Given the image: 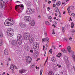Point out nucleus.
I'll use <instances>...</instances> for the list:
<instances>
[{
  "label": "nucleus",
  "instance_id": "f257e3e1",
  "mask_svg": "<svg viewBox=\"0 0 75 75\" xmlns=\"http://www.w3.org/2000/svg\"><path fill=\"white\" fill-rule=\"evenodd\" d=\"M24 19L25 21H30V25L31 26H34L35 24V22L34 20H31L30 17L27 16H25L24 17Z\"/></svg>",
  "mask_w": 75,
  "mask_h": 75
},
{
  "label": "nucleus",
  "instance_id": "f03ea898",
  "mask_svg": "<svg viewBox=\"0 0 75 75\" xmlns=\"http://www.w3.org/2000/svg\"><path fill=\"white\" fill-rule=\"evenodd\" d=\"M11 21V19L8 18L4 22V24L6 26H10L9 24H11L12 25H13L14 24V21L12 20Z\"/></svg>",
  "mask_w": 75,
  "mask_h": 75
},
{
  "label": "nucleus",
  "instance_id": "7ed1b4c3",
  "mask_svg": "<svg viewBox=\"0 0 75 75\" xmlns=\"http://www.w3.org/2000/svg\"><path fill=\"white\" fill-rule=\"evenodd\" d=\"M24 6L23 4L18 5L16 6L15 9L16 10L18 11L19 12L21 13L23 11V10L24 8Z\"/></svg>",
  "mask_w": 75,
  "mask_h": 75
},
{
  "label": "nucleus",
  "instance_id": "20e7f679",
  "mask_svg": "<svg viewBox=\"0 0 75 75\" xmlns=\"http://www.w3.org/2000/svg\"><path fill=\"white\" fill-rule=\"evenodd\" d=\"M7 34L9 37H13L14 35V32L11 29H8L7 31Z\"/></svg>",
  "mask_w": 75,
  "mask_h": 75
},
{
  "label": "nucleus",
  "instance_id": "39448f33",
  "mask_svg": "<svg viewBox=\"0 0 75 75\" xmlns=\"http://www.w3.org/2000/svg\"><path fill=\"white\" fill-rule=\"evenodd\" d=\"M17 39L18 44L21 45L22 43V41H23V37H22V36L21 34H18Z\"/></svg>",
  "mask_w": 75,
  "mask_h": 75
},
{
  "label": "nucleus",
  "instance_id": "423d86ee",
  "mask_svg": "<svg viewBox=\"0 0 75 75\" xmlns=\"http://www.w3.org/2000/svg\"><path fill=\"white\" fill-rule=\"evenodd\" d=\"M5 3L3 0H0V9H5L6 6Z\"/></svg>",
  "mask_w": 75,
  "mask_h": 75
},
{
  "label": "nucleus",
  "instance_id": "0eeeda50",
  "mask_svg": "<svg viewBox=\"0 0 75 75\" xmlns=\"http://www.w3.org/2000/svg\"><path fill=\"white\" fill-rule=\"evenodd\" d=\"M30 34L29 33H24L23 35V37L24 39L26 40H28L30 39Z\"/></svg>",
  "mask_w": 75,
  "mask_h": 75
},
{
  "label": "nucleus",
  "instance_id": "6e6552de",
  "mask_svg": "<svg viewBox=\"0 0 75 75\" xmlns=\"http://www.w3.org/2000/svg\"><path fill=\"white\" fill-rule=\"evenodd\" d=\"M26 61L27 63L29 64L31 63L33 61V60L31 57L28 56L26 58Z\"/></svg>",
  "mask_w": 75,
  "mask_h": 75
},
{
  "label": "nucleus",
  "instance_id": "1a4fd4ad",
  "mask_svg": "<svg viewBox=\"0 0 75 75\" xmlns=\"http://www.w3.org/2000/svg\"><path fill=\"white\" fill-rule=\"evenodd\" d=\"M11 44L13 47H16L18 44L17 41L16 40H12L11 42Z\"/></svg>",
  "mask_w": 75,
  "mask_h": 75
},
{
  "label": "nucleus",
  "instance_id": "9d476101",
  "mask_svg": "<svg viewBox=\"0 0 75 75\" xmlns=\"http://www.w3.org/2000/svg\"><path fill=\"white\" fill-rule=\"evenodd\" d=\"M33 48L35 49V50H38L39 49V46H38V45L37 44H35L33 46Z\"/></svg>",
  "mask_w": 75,
  "mask_h": 75
},
{
  "label": "nucleus",
  "instance_id": "9b49d317",
  "mask_svg": "<svg viewBox=\"0 0 75 75\" xmlns=\"http://www.w3.org/2000/svg\"><path fill=\"white\" fill-rule=\"evenodd\" d=\"M24 48L25 49L26 51H27V52H28L30 50L29 47L27 44L25 45Z\"/></svg>",
  "mask_w": 75,
  "mask_h": 75
},
{
  "label": "nucleus",
  "instance_id": "f8f14e48",
  "mask_svg": "<svg viewBox=\"0 0 75 75\" xmlns=\"http://www.w3.org/2000/svg\"><path fill=\"white\" fill-rule=\"evenodd\" d=\"M48 40H49L48 38H46L42 39V42H45V41H46V42H49Z\"/></svg>",
  "mask_w": 75,
  "mask_h": 75
},
{
  "label": "nucleus",
  "instance_id": "ddd939ff",
  "mask_svg": "<svg viewBox=\"0 0 75 75\" xmlns=\"http://www.w3.org/2000/svg\"><path fill=\"white\" fill-rule=\"evenodd\" d=\"M19 25H20L22 28H25V27H26V25L24 24H23L22 22H21L19 23Z\"/></svg>",
  "mask_w": 75,
  "mask_h": 75
},
{
  "label": "nucleus",
  "instance_id": "4468645a",
  "mask_svg": "<svg viewBox=\"0 0 75 75\" xmlns=\"http://www.w3.org/2000/svg\"><path fill=\"white\" fill-rule=\"evenodd\" d=\"M33 41H34V38L33 37L30 38L29 41V42H30V43H33Z\"/></svg>",
  "mask_w": 75,
  "mask_h": 75
},
{
  "label": "nucleus",
  "instance_id": "2eb2a0df",
  "mask_svg": "<svg viewBox=\"0 0 75 75\" xmlns=\"http://www.w3.org/2000/svg\"><path fill=\"white\" fill-rule=\"evenodd\" d=\"M4 53L5 55H7L8 54V51L7 49H6L4 50Z\"/></svg>",
  "mask_w": 75,
  "mask_h": 75
},
{
  "label": "nucleus",
  "instance_id": "dca6fc26",
  "mask_svg": "<svg viewBox=\"0 0 75 75\" xmlns=\"http://www.w3.org/2000/svg\"><path fill=\"white\" fill-rule=\"evenodd\" d=\"M25 72V70L24 69H22L21 70H19V72L21 74H22L23 72Z\"/></svg>",
  "mask_w": 75,
  "mask_h": 75
},
{
  "label": "nucleus",
  "instance_id": "f3484780",
  "mask_svg": "<svg viewBox=\"0 0 75 75\" xmlns=\"http://www.w3.org/2000/svg\"><path fill=\"white\" fill-rule=\"evenodd\" d=\"M48 19L50 21V22H51V23H52V17L51 16H49L48 17Z\"/></svg>",
  "mask_w": 75,
  "mask_h": 75
},
{
  "label": "nucleus",
  "instance_id": "a211bd4d",
  "mask_svg": "<svg viewBox=\"0 0 75 75\" xmlns=\"http://www.w3.org/2000/svg\"><path fill=\"white\" fill-rule=\"evenodd\" d=\"M51 61H52V62H55V61H56V59H55V57H52L51 59Z\"/></svg>",
  "mask_w": 75,
  "mask_h": 75
},
{
  "label": "nucleus",
  "instance_id": "6ab92c4d",
  "mask_svg": "<svg viewBox=\"0 0 75 75\" xmlns=\"http://www.w3.org/2000/svg\"><path fill=\"white\" fill-rule=\"evenodd\" d=\"M62 56V54L61 53H59L58 54L56 55V57H58V58H60L61 57V56Z\"/></svg>",
  "mask_w": 75,
  "mask_h": 75
},
{
  "label": "nucleus",
  "instance_id": "aec40b11",
  "mask_svg": "<svg viewBox=\"0 0 75 75\" xmlns=\"http://www.w3.org/2000/svg\"><path fill=\"white\" fill-rule=\"evenodd\" d=\"M71 28H73L74 27V25H75V24L74 23H73V22H72L71 23Z\"/></svg>",
  "mask_w": 75,
  "mask_h": 75
},
{
  "label": "nucleus",
  "instance_id": "412c9836",
  "mask_svg": "<svg viewBox=\"0 0 75 75\" xmlns=\"http://www.w3.org/2000/svg\"><path fill=\"white\" fill-rule=\"evenodd\" d=\"M64 60L65 61H68V57H67L66 56H65L64 57Z\"/></svg>",
  "mask_w": 75,
  "mask_h": 75
},
{
  "label": "nucleus",
  "instance_id": "4be33fe9",
  "mask_svg": "<svg viewBox=\"0 0 75 75\" xmlns=\"http://www.w3.org/2000/svg\"><path fill=\"white\" fill-rule=\"evenodd\" d=\"M10 68L11 69H12L13 70L14 69V66L13 65V64H11L10 67Z\"/></svg>",
  "mask_w": 75,
  "mask_h": 75
},
{
  "label": "nucleus",
  "instance_id": "5701e85b",
  "mask_svg": "<svg viewBox=\"0 0 75 75\" xmlns=\"http://www.w3.org/2000/svg\"><path fill=\"white\" fill-rule=\"evenodd\" d=\"M3 33H2V31H0V38H2L3 37Z\"/></svg>",
  "mask_w": 75,
  "mask_h": 75
},
{
  "label": "nucleus",
  "instance_id": "b1692460",
  "mask_svg": "<svg viewBox=\"0 0 75 75\" xmlns=\"http://www.w3.org/2000/svg\"><path fill=\"white\" fill-rule=\"evenodd\" d=\"M54 10L57 13H58V12H59V9H58V7H56L55 9Z\"/></svg>",
  "mask_w": 75,
  "mask_h": 75
},
{
  "label": "nucleus",
  "instance_id": "393cba45",
  "mask_svg": "<svg viewBox=\"0 0 75 75\" xmlns=\"http://www.w3.org/2000/svg\"><path fill=\"white\" fill-rule=\"evenodd\" d=\"M61 4V2L59 1H58L56 3V5L57 6H59Z\"/></svg>",
  "mask_w": 75,
  "mask_h": 75
},
{
  "label": "nucleus",
  "instance_id": "a878e982",
  "mask_svg": "<svg viewBox=\"0 0 75 75\" xmlns=\"http://www.w3.org/2000/svg\"><path fill=\"white\" fill-rule=\"evenodd\" d=\"M32 9H31V8H28L27 9V12H31Z\"/></svg>",
  "mask_w": 75,
  "mask_h": 75
},
{
  "label": "nucleus",
  "instance_id": "bb28decb",
  "mask_svg": "<svg viewBox=\"0 0 75 75\" xmlns=\"http://www.w3.org/2000/svg\"><path fill=\"white\" fill-rule=\"evenodd\" d=\"M48 74L49 75H54V73H53V72L51 71L49 72Z\"/></svg>",
  "mask_w": 75,
  "mask_h": 75
},
{
  "label": "nucleus",
  "instance_id": "cd10ccee",
  "mask_svg": "<svg viewBox=\"0 0 75 75\" xmlns=\"http://www.w3.org/2000/svg\"><path fill=\"white\" fill-rule=\"evenodd\" d=\"M71 34L73 35H74V33L75 32V30L74 29H72L71 30Z\"/></svg>",
  "mask_w": 75,
  "mask_h": 75
},
{
  "label": "nucleus",
  "instance_id": "c85d7f7f",
  "mask_svg": "<svg viewBox=\"0 0 75 75\" xmlns=\"http://www.w3.org/2000/svg\"><path fill=\"white\" fill-rule=\"evenodd\" d=\"M33 51H35V50L34 48L32 49L30 51V52H31V53H33Z\"/></svg>",
  "mask_w": 75,
  "mask_h": 75
},
{
  "label": "nucleus",
  "instance_id": "c756f323",
  "mask_svg": "<svg viewBox=\"0 0 75 75\" xmlns=\"http://www.w3.org/2000/svg\"><path fill=\"white\" fill-rule=\"evenodd\" d=\"M61 51L62 52H67V51L65 50V49H63V50H62Z\"/></svg>",
  "mask_w": 75,
  "mask_h": 75
},
{
  "label": "nucleus",
  "instance_id": "7c9ffc66",
  "mask_svg": "<svg viewBox=\"0 0 75 75\" xmlns=\"http://www.w3.org/2000/svg\"><path fill=\"white\" fill-rule=\"evenodd\" d=\"M71 50V47L69 46L67 47V51L68 52H69V51Z\"/></svg>",
  "mask_w": 75,
  "mask_h": 75
},
{
  "label": "nucleus",
  "instance_id": "2f4dec72",
  "mask_svg": "<svg viewBox=\"0 0 75 75\" xmlns=\"http://www.w3.org/2000/svg\"><path fill=\"white\" fill-rule=\"evenodd\" d=\"M53 69L54 71H57V67H54L53 68Z\"/></svg>",
  "mask_w": 75,
  "mask_h": 75
},
{
  "label": "nucleus",
  "instance_id": "473e14b6",
  "mask_svg": "<svg viewBox=\"0 0 75 75\" xmlns=\"http://www.w3.org/2000/svg\"><path fill=\"white\" fill-rule=\"evenodd\" d=\"M45 23L46 25H50V23H49V22H48L47 21H46L45 22Z\"/></svg>",
  "mask_w": 75,
  "mask_h": 75
},
{
  "label": "nucleus",
  "instance_id": "72a5a7b5",
  "mask_svg": "<svg viewBox=\"0 0 75 75\" xmlns=\"http://www.w3.org/2000/svg\"><path fill=\"white\" fill-rule=\"evenodd\" d=\"M72 58L73 59V60H74V61H75V55H74V54H72Z\"/></svg>",
  "mask_w": 75,
  "mask_h": 75
},
{
  "label": "nucleus",
  "instance_id": "f704fd0d",
  "mask_svg": "<svg viewBox=\"0 0 75 75\" xmlns=\"http://www.w3.org/2000/svg\"><path fill=\"white\" fill-rule=\"evenodd\" d=\"M31 3L30 2H29L27 3V5L28 6H30L31 5Z\"/></svg>",
  "mask_w": 75,
  "mask_h": 75
},
{
  "label": "nucleus",
  "instance_id": "c9c22d12",
  "mask_svg": "<svg viewBox=\"0 0 75 75\" xmlns=\"http://www.w3.org/2000/svg\"><path fill=\"white\" fill-rule=\"evenodd\" d=\"M66 65H67V68H69V63L68 62L67 63Z\"/></svg>",
  "mask_w": 75,
  "mask_h": 75
},
{
  "label": "nucleus",
  "instance_id": "e433bc0d",
  "mask_svg": "<svg viewBox=\"0 0 75 75\" xmlns=\"http://www.w3.org/2000/svg\"><path fill=\"white\" fill-rule=\"evenodd\" d=\"M69 52H70V53H71V54H74V52L73 51L71 50L69 51Z\"/></svg>",
  "mask_w": 75,
  "mask_h": 75
},
{
  "label": "nucleus",
  "instance_id": "4c0bfd02",
  "mask_svg": "<svg viewBox=\"0 0 75 75\" xmlns=\"http://www.w3.org/2000/svg\"><path fill=\"white\" fill-rule=\"evenodd\" d=\"M30 66H31V68H34V67H35V66L34 65V64H31L30 65Z\"/></svg>",
  "mask_w": 75,
  "mask_h": 75
},
{
  "label": "nucleus",
  "instance_id": "58836bf2",
  "mask_svg": "<svg viewBox=\"0 0 75 75\" xmlns=\"http://www.w3.org/2000/svg\"><path fill=\"white\" fill-rule=\"evenodd\" d=\"M32 13H35V10H33V9H31V12Z\"/></svg>",
  "mask_w": 75,
  "mask_h": 75
},
{
  "label": "nucleus",
  "instance_id": "ea45409f",
  "mask_svg": "<svg viewBox=\"0 0 75 75\" xmlns=\"http://www.w3.org/2000/svg\"><path fill=\"white\" fill-rule=\"evenodd\" d=\"M48 57H47V59L46 60V61H45V64H44V65H45V64H46V63H47V61H48Z\"/></svg>",
  "mask_w": 75,
  "mask_h": 75
},
{
  "label": "nucleus",
  "instance_id": "a19ab883",
  "mask_svg": "<svg viewBox=\"0 0 75 75\" xmlns=\"http://www.w3.org/2000/svg\"><path fill=\"white\" fill-rule=\"evenodd\" d=\"M70 16H72L73 17L74 16H75V13H71Z\"/></svg>",
  "mask_w": 75,
  "mask_h": 75
},
{
  "label": "nucleus",
  "instance_id": "79ce46f5",
  "mask_svg": "<svg viewBox=\"0 0 75 75\" xmlns=\"http://www.w3.org/2000/svg\"><path fill=\"white\" fill-rule=\"evenodd\" d=\"M49 52H50L51 54L52 53V49H50V50H49Z\"/></svg>",
  "mask_w": 75,
  "mask_h": 75
},
{
  "label": "nucleus",
  "instance_id": "37998d69",
  "mask_svg": "<svg viewBox=\"0 0 75 75\" xmlns=\"http://www.w3.org/2000/svg\"><path fill=\"white\" fill-rule=\"evenodd\" d=\"M52 34H55L54 29L52 30Z\"/></svg>",
  "mask_w": 75,
  "mask_h": 75
},
{
  "label": "nucleus",
  "instance_id": "c03bdc74",
  "mask_svg": "<svg viewBox=\"0 0 75 75\" xmlns=\"http://www.w3.org/2000/svg\"><path fill=\"white\" fill-rule=\"evenodd\" d=\"M42 70L41 69V70H40V75H42Z\"/></svg>",
  "mask_w": 75,
  "mask_h": 75
},
{
  "label": "nucleus",
  "instance_id": "a18cd8bd",
  "mask_svg": "<svg viewBox=\"0 0 75 75\" xmlns=\"http://www.w3.org/2000/svg\"><path fill=\"white\" fill-rule=\"evenodd\" d=\"M62 32H63V33H64V32H65V30H64V27H62Z\"/></svg>",
  "mask_w": 75,
  "mask_h": 75
},
{
  "label": "nucleus",
  "instance_id": "49530a36",
  "mask_svg": "<svg viewBox=\"0 0 75 75\" xmlns=\"http://www.w3.org/2000/svg\"><path fill=\"white\" fill-rule=\"evenodd\" d=\"M37 56V54H36V53H35V54H34V57H35V58H36Z\"/></svg>",
  "mask_w": 75,
  "mask_h": 75
},
{
  "label": "nucleus",
  "instance_id": "de8ad7c7",
  "mask_svg": "<svg viewBox=\"0 0 75 75\" xmlns=\"http://www.w3.org/2000/svg\"><path fill=\"white\" fill-rule=\"evenodd\" d=\"M69 39L70 41H72V38H71V37H70L69 38Z\"/></svg>",
  "mask_w": 75,
  "mask_h": 75
},
{
  "label": "nucleus",
  "instance_id": "09e8293b",
  "mask_svg": "<svg viewBox=\"0 0 75 75\" xmlns=\"http://www.w3.org/2000/svg\"><path fill=\"white\" fill-rule=\"evenodd\" d=\"M53 7H56V5L55 4H53Z\"/></svg>",
  "mask_w": 75,
  "mask_h": 75
},
{
  "label": "nucleus",
  "instance_id": "8fccbe9b",
  "mask_svg": "<svg viewBox=\"0 0 75 75\" xmlns=\"http://www.w3.org/2000/svg\"><path fill=\"white\" fill-rule=\"evenodd\" d=\"M35 68L36 69H40V68H39V67H37V66H36L35 67Z\"/></svg>",
  "mask_w": 75,
  "mask_h": 75
},
{
  "label": "nucleus",
  "instance_id": "3c124183",
  "mask_svg": "<svg viewBox=\"0 0 75 75\" xmlns=\"http://www.w3.org/2000/svg\"><path fill=\"white\" fill-rule=\"evenodd\" d=\"M45 37H46V36H47V33L46 32H45Z\"/></svg>",
  "mask_w": 75,
  "mask_h": 75
},
{
  "label": "nucleus",
  "instance_id": "603ef678",
  "mask_svg": "<svg viewBox=\"0 0 75 75\" xmlns=\"http://www.w3.org/2000/svg\"><path fill=\"white\" fill-rule=\"evenodd\" d=\"M47 11H49V10H50V7H48L47 8Z\"/></svg>",
  "mask_w": 75,
  "mask_h": 75
},
{
  "label": "nucleus",
  "instance_id": "864d4df0",
  "mask_svg": "<svg viewBox=\"0 0 75 75\" xmlns=\"http://www.w3.org/2000/svg\"><path fill=\"white\" fill-rule=\"evenodd\" d=\"M67 9V10L69 11L68 10L70 9V6H69Z\"/></svg>",
  "mask_w": 75,
  "mask_h": 75
},
{
  "label": "nucleus",
  "instance_id": "5fc2aeb1",
  "mask_svg": "<svg viewBox=\"0 0 75 75\" xmlns=\"http://www.w3.org/2000/svg\"><path fill=\"white\" fill-rule=\"evenodd\" d=\"M17 3H21V2L18 1H17Z\"/></svg>",
  "mask_w": 75,
  "mask_h": 75
},
{
  "label": "nucleus",
  "instance_id": "6e6d98bb",
  "mask_svg": "<svg viewBox=\"0 0 75 75\" xmlns=\"http://www.w3.org/2000/svg\"><path fill=\"white\" fill-rule=\"evenodd\" d=\"M0 45L1 46H2V45H3V44H2V43L0 42Z\"/></svg>",
  "mask_w": 75,
  "mask_h": 75
},
{
  "label": "nucleus",
  "instance_id": "4d7b16f0",
  "mask_svg": "<svg viewBox=\"0 0 75 75\" xmlns=\"http://www.w3.org/2000/svg\"><path fill=\"white\" fill-rule=\"evenodd\" d=\"M52 1L53 2V3H55L56 1V0H52Z\"/></svg>",
  "mask_w": 75,
  "mask_h": 75
},
{
  "label": "nucleus",
  "instance_id": "13d9d810",
  "mask_svg": "<svg viewBox=\"0 0 75 75\" xmlns=\"http://www.w3.org/2000/svg\"><path fill=\"white\" fill-rule=\"evenodd\" d=\"M48 4H50V3H51V1H48Z\"/></svg>",
  "mask_w": 75,
  "mask_h": 75
},
{
  "label": "nucleus",
  "instance_id": "bf43d9fd",
  "mask_svg": "<svg viewBox=\"0 0 75 75\" xmlns=\"http://www.w3.org/2000/svg\"><path fill=\"white\" fill-rule=\"evenodd\" d=\"M38 17L39 18H41V16L39 15L38 16Z\"/></svg>",
  "mask_w": 75,
  "mask_h": 75
},
{
  "label": "nucleus",
  "instance_id": "052dcab7",
  "mask_svg": "<svg viewBox=\"0 0 75 75\" xmlns=\"http://www.w3.org/2000/svg\"><path fill=\"white\" fill-rule=\"evenodd\" d=\"M64 39L66 41H67V39L66 38H64Z\"/></svg>",
  "mask_w": 75,
  "mask_h": 75
},
{
  "label": "nucleus",
  "instance_id": "680f3d73",
  "mask_svg": "<svg viewBox=\"0 0 75 75\" xmlns=\"http://www.w3.org/2000/svg\"><path fill=\"white\" fill-rule=\"evenodd\" d=\"M58 68H61V65H59V66H58Z\"/></svg>",
  "mask_w": 75,
  "mask_h": 75
},
{
  "label": "nucleus",
  "instance_id": "e2e57ef3",
  "mask_svg": "<svg viewBox=\"0 0 75 75\" xmlns=\"http://www.w3.org/2000/svg\"><path fill=\"white\" fill-rule=\"evenodd\" d=\"M8 61H11V59H10V58H9L8 59Z\"/></svg>",
  "mask_w": 75,
  "mask_h": 75
},
{
  "label": "nucleus",
  "instance_id": "0e129e2a",
  "mask_svg": "<svg viewBox=\"0 0 75 75\" xmlns=\"http://www.w3.org/2000/svg\"><path fill=\"white\" fill-rule=\"evenodd\" d=\"M54 24H57V22H54Z\"/></svg>",
  "mask_w": 75,
  "mask_h": 75
},
{
  "label": "nucleus",
  "instance_id": "69168bd1",
  "mask_svg": "<svg viewBox=\"0 0 75 75\" xmlns=\"http://www.w3.org/2000/svg\"><path fill=\"white\" fill-rule=\"evenodd\" d=\"M73 68L74 71H75V67H74V66H73Z\"/></svg>",
  "mask_w": 75,
  "mask_h": 75
},
{
  "label": "nucleus",
  "instance_id": "338daca9",
  "mask_svg": "<svg viewBox=\"0 0 75 75\" xmlns=\"http://www.w3.org/2000/svg\"><path fill=\"white\" fill-rule=\"evenodd\" d=\"M46 47H47H47H48V45L46 44Z\"/></svg>",
  "mask_w": 75,
  "mask_h": 75
},
{
  "label": "nucleus",
  "instance_id": "774afa93",
  "mask_svg": "<svg viewBox=\"0 0 75 75\" xmlns=\"http://www.w3.org/2000/svg\"><path fill=\"white\" fill-rule=\"evenodd\" d=\"M69 19H70V20L71 21H72V19H71V17H70Z\"/></svg>",
  "mask_w": 75,
  "mask_h": 75
}]
</instances>
